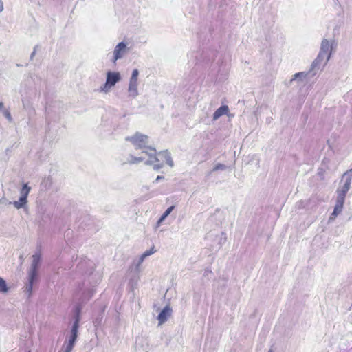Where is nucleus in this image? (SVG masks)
<instances>
[{
  "label": "nucleus",
  "mask_w": 352,
  "mask_h": 352,
  "mask_svg": "<svg viewBox=\"0 0 352 352\" xmlns=\"http://www.w3.org/2000/svg\"><path fill=\"white\" fill-rule=\"evenodd\" d=\"M148 136L136 132L132 136H127L125 140L131 142L135 149L142 150V153H145L149 157H154L155 162H160V160L157 157V151L154 147L148 145Z\"/></svg>",
  "instance_id": "nucleus-1"
},
{
  "label": "nucleus",
  "mask_w": 352,
  "mask_h": 352,
  "mask_svg": "<svg viewBox=\"0 0 352 352\" xmlns=\"http://www.w3.org/2000/svg\"><path fill=\"white\" fill-rule=\"evenodd\" d=\"M41 262V254L39 252L35 253L32 256V261L31 263L30 268L28 271V282L26 284L24 292L29 298L32 293V288L34 283L38 280V270Z\"/></svg>",
  "instance_id": "nucleus-2"
},
{
  "label": "nucleus",
  "mask_w": 352,
  "mask_h": 352,
  "mask_svg": "<svg viewBox=\"0 0 352 352\" xmlns=\"http://www.w3.org/2000/svg\"><path fill=\"white\" fill-rule=\"evenodd\" d=\"M94 290L89 289L87 291H83L81 296L79 298L78 303L76 305L74 311V323L79 324L80 322V314L82 309V305L86 303L92 297Z\"/></svg>",
  "instance_id": "nucleus-3"
},
{
  "label": "nucleus",
  "mask_w": 352,
  "mask_h": 352,
  "mask_svg": "<svg viewBox=\"0 0 352 352\" xmlns=\"http://www.w3.org/2000/svg\"><path fill=\"white\" fill-rule=\"evenodd\" d=\"M121 75L118 72L109 71L107 72L106 82L100 88V91L105 94L110 91L111 89L114 87L116 83L121 80Z\"/></svg>",
  "instance_id": "nucleus-4"
},
{
  "label": "nucleus",
  "mask_w": 352,
  "mask_h": 352,
  "mask_svg": "<svg viewBox=\"0 0 352 352\" xmlns=\"http://www.w3.org/2000/svg\"><path fill=\"white\" fill-rule=\"evenodd\" d=\"M31 190V187L28 184H23L20 190V197L18 201L10 202L16 209L25 208L28 204V197Z\"/></svg>",
  "instance_id": "nucleus-5"
},
{
  "label": "nucleus",
  "mask_w": 352,
  "mask_h": 352,
  "mask_svg": "<svg viewBox=\"0 0 352 352\" xmlns=\"http://www.w3.org/2000/svg\"><path fill=\"white\" fill-rule=\"evenodd\" d=\"M352 179V168L347 170L342 175V180H344V184L336 190V193L346 195L350 189Z\"/></svg>",
  "instance_id": "nucleus-6"
},
{
  "label": "nucleus",
  "mask_w": 352,
  "mask_h": 352,
  "mask_svg": "<svg viewBox=\"0 0 352 352\" xmlns=\"http://www.w3.org/2000/svg\"><path fill=\"white\" fill-rule=\"evenodd\" d=\"M345 197L346 195L337 193L336 205L334 206L333 212L329 217V222L333 221L336 219V217L342 212L345 201Z\"/></svg>",
  "instance_id": "nucleus-7"
},
{
  "label": "nucleus",
  "mask_w": 352,
  "mask_h": 352,
  "mask_svg": "<svg viewBox=\"0 0 352 352\" xmlns=\"http://www.w3.org/2000/svg\"><path fill=\"white\" fill-rule=\"evenodd\" d=\"M328 60H327V57L322 54H318L316 58L313 61L311 68L309 71V74L311 76H314L316 74V72L318 71L321 65L322 64L325 65Z\"/></svg>",
  "instance_id": "nucleus-8"
},
{
  "label": "nucleus",
  "mask_w": 352,
  "mask_h": 352,
  "mask_svg": "<svg viewBox=\"0 0 352 352\" xmlns=\"http://www.w3.org/2000/svg\"><path fill=\"white\" fill-rule=\"evenodd\" d=\"M126 52V44L124 42H120L115 47L113 50V61L116 63V61L118 59H120L123 57L124 54Z\"/></svg>",
  "instance_id": "nucleus-9"
},
{
  "label": "nucleus",
  "mask_w": 352,
  "mask_h": 352,
  "mask_svg": "<svg viewBox=\"0 0 352 352\" xmlns=\"http://www.w3.org/2000/svg\"><path fill=\"white\" fill-rule=\"evenodd\" d=\"M332 45H330L329 41L324 38L322 41L320 50L319 53L327 57V60H329L331 54Z\"/></svg>",
  "instance_id": "nucleus-10"
},
{
  "label": "nucleus",
  "mask_w": 352,
  "mask_h": 352,
  "mask_svg": "<svg viewBox=\"0 0 352 352\" xmlns=\"http://www.w3.org/2000/svg\"><path fill=\"white\" fill-rule=\"evenodd\" d=\"M171 313L172 309L169 306L166 305L164 307L157 316L159 324L160 325L164 323L168 320V317L170 316Z\"/></svg>",
  "instance_id": "nucleus-11"
},
{
  "label": "nucleus",
  "mask_w": 352,
  "mask_h": 352,
  "mask_svg": "<svg viewBox=\"0 0 352 352\" xmlns=\"http://www.w3.org/2000/svg\"><path fill=\"white\" fill-rule=\"evenodd\" d=\"M129 96L135 98L138 95V81L130 80L128 88Z\"/></svg>",
  "instance_id": "nucleus-12"
},
{
  "label": "nucleus",
  "mask_w": 352,
  "mask_h": 352,
  "mask_svg": "<svg viewBox=\"0 0 352 352\" xmlns=\"http://www.w3.org/2000/svg\"><path fill=\"white\" fill-rule=\"evenodd\" d=\"M229 111V108L227 105H222L219 107L213 113V120H218L223 115L226 114Z\"/></svg>",
  "instance_id": "nucleus-13"
},
{
  "label": "nucleus",
  "mask_w": 352,
  "mask_h": 352,
  "mask_svg": "<svg viewBox=\"0 0 352 352\" xmlns=\"http://www.w3.org/2000/svg\"><path fill=\"white\" fill-rule=\"evenodd\" d=\"M214 52H210V54H209V52H204L203 54L201 55V59L199 60V61H200V62L203 61L206 64H208L210 61L214 60Z\"/></svg>",
  "instance_id": "nucleus-14"
},
{
  "label": "nucleus",
  "mask_w": 352,
  "mask_h": 352,
  "mask_svg": "<svg viewBox=\"0 0 352 352\" xmlns=\"http://www.w3.org/2000/svg\"><path fill=\"white\" fill-rule=\"evenodd\" d=\"M175 206H171L168 207L164 212L162 214V215L160 217L159 220L157 221V225L160 226L165 219L172 212V211L174 210Z\"/></svg>",
  "instance_id": "nucleus-15"
},
{
  "label": "nucleus",
  "mask_w": 352,
  "mask_h": 352,
  "mask_svg": "<svg viewBox=\"0 0 352 352\" xmlns=\"http://www.w3.org/2000/svg\"><path fill=\"white\" fill-rule=\"evenodd\" d=\"M144 160V157H135L132 155H130L128 160V163L131 164H138L142 162Z\"/></svg>",
  "instance_id": "nucleus-16"
},
{
  "label": "nucleus",
  "mask_w": 352,
  "mask_h": 352,
  "mask_svg": "<svg viewBox=\"0 0 352 352\" xmlns=\"http://www.w3.org/2000/svg\"><path fill=\"white\" fill-rule=\"evenodd\" d=\"M9 291V287L7 285L6 281L0 276V292L1 293H7Z\"/></svg>",
  "instance_id": "nucleus-17"
},
{
  "label": "nucleus",
  "mask_w": 352,
  "mask_h": 352,
  "mask_svg": "<svg viewBox=\"0 0 352 352\" xmlns=\"http://www.w3.org/2000/svg\"><path fill=\"white\" fill-rule=\"evenodd\" d=\"M78 328H79V324L73 323L72 329H71L70 336L78 337Z\"/></svg>",
  "instance_id": "nucleus-18"
},
{
  "label": "nucleus",
  "mask_w": 352,
  "mask_h": 352,
  "mask_svg": "<svg viewBox=\"0 0 352 352\" xmlns=\"http://www.w3.org/2000/svg\"><path fill=\"white\" fill-rule=\"evenodd\" d=\"M154 252H155V250L154 249V247H153L151 249H150V250H146V252H144L142 254V255L141 256V257H140V261H143V260H144L146 257H147V256H150V255L153 254Z\"/></svg>",
  "instance_id": "nucleus-19"
},
{
  "label": "nucleus",
  "mask_w": 352,
  "mask_h": 352,
  "mask_svg": "<svg viewBox=\"0 0 352 352\" xmlns=\"http://www.w3.org/2000/svg\"><path fill=\"white\" fill-rule=\"evenodd\" d=\"M307 74L305 72H298L294 75L293 78L291 79V81L295 80L296 79H299L300 80H302L303 78H305Z\"/></svg>",
  "instance_id": "nucleus-20"
},
{
  "label": "nucleus",
  "mask_w": 352,
  "mask_h": 352,
  "mask_svg": "<svg viewBox=\"0 0 352 352\" xmlns=\"http://www.w3.org/2000/svg\"><path fill=\"white\" fill-rule=\"evenodd\" d=\"M227 168V166L225 165V164H220V163H218L217 164H216L213 169H212V171H217V170H224Z\"/></svg>",
  "instance_id": "nucleus-21"
},
{
  "label": "nucleus",
  "mask_w": 352,
  "mask_h": 352,
  "mask_svg": "<svg viewBox=\"0 0 352 352\" xmlns=\"http://www.w3.org/2000/svg\"><path fill=\"white\" fill-rule=\"evenodd\" d=\"M138 75H139L138 69H133L132 72L131 76L130 78V80L138 81Z\"/></svg>",
  "instance_id": "nucleus-22"
},
{
  "label": "nucleus",
  "mask_w": 352,
  "mask_h": 352,
  "mask_svg": "<svg viewBox=\"0 0 352 352\" xmlns=\"http://www.w3.org/2000/svg\"><path fill=\"white\" fill-rule=\"evenodd\" d=\"M3 116L8 119V120L11 122L12 121V118L10 112L8 109L3 110Z\"/></svg>",
  "instance_id": "nucleus-23"
},
{
  "label": "nucleus",
  "mask_w": 352,
  "mask_h": 352,
  "mask_svg": "<svg viewBox=\"0 0 352 352\" xmlns=\"http://www.w3.org/2000/svg\"><path fill=\"white\" fill-rule=\"evenodd\" d=\"M166 158L165 159L166 164L170 166V167H173L174 165L173 160H172V157L170 156V154H166Z\"/></svg>",
  "instance_id": "nucleus-24"
},
{
  "label": "nucleus",
  "mask_w": 352,
  "mask_h": 352,
  "mask_svg": "<svg viewBox=\"0 0 352 352\" xmlns=\"http://www.w3.org/2000/svg\"><path fill=\"white\" fill-rule=\"evenodd\" d=\"M166 158L165 159L166 164L170 166V167H173L174 165L173 160H172V157L170 156V154H166Z\"/></svg>",
  "instance_id": "nucleus-25"
},
{
  "label": "nucleus",
  "mask_w": 352,
  "mask_h": 352,
  "mask_svg": "<svg viewBox=\"0 0 352 352\" xmlns=\"http://www.w3.org/2000/svg\"><path fill=\"white\" fill-rule=\"evenodd\" d=\"M157 154L158 155V156H157V157H162L165 160L166 158V154H170V153L168 151L166 150V151H160ZM158 159L160 160V158H158Z\"/></svg>",
  "instance_id": "nucleus-26"
},
{
  "label": "nucleus",
  "mask_w": 352,
  "mask_h": 352,
  "mask_svg": "<svg viewBox=\"0 0 352 352\" xmlns=\"http://www.w3.org/2000/svg\"><path fill=\"white\" fill-rule=\"evenodd\" d=\"M76 340L77 337L70 336L67 343L75 345Z\"/></svg>",
  "instance_id": "nucleus-27"
},
{
  "label": "nucleus",
  "mask_w": 352,
  "mask_h": 352,
  "mask_svg": "<svg viewBox=\"0 0 352 352\" xmlns=\"http://www.w3.org/2000/svg\"><path fill=\"white\" fill-rule=\"evenodd\" d=\"M74 345L67 343L64 352H71Z\"/></svg>",
  "instance_id": "nucleus-28"
},
{
  "label": "nucleus",
  "mask_w": 352,
  "mask_h": 352,
  "mask_svg": "<svg viewBox=\"0 0 352 352\" xmlns=\"http://www.w3.org/2000/svg\"><path fill=\"white\" fill-rule=\"evenodd\" d=\"M38 47V45L34 46V50H33V52L30 54V60H32L34 58V56H35V54L36 53V50H37Z\"/></svg>",
  "instance_id": "nucleus-29"
},
{
  "label": "nucleus",
  "mask_w": 352,
  "mask_h": 352,
  "mask_svg": "<svg viewBox=\"0 0 352 352\" xmlns=\"http://www.w3.org/2000/svg\"><path fill=\"white\" fill-rule=\"evenodd\" d=\"M163 167V164H154L153 165V169L155 170H159L160 169H161Z\"/></svg>",
  "instance_id": "nucleus-30"
},
{
  "label": "nucleus",
  "mask_w": 352,
  "mask_h": 352,
  "mask_svg": "<svg viewBox=\"0 0 352 352\" xmlns=\"http://www.w3.org/2000/svg\"><path fill=\"white\" fill-rule=\"evenodd\" d=\"M151 158H153V160H148L145 162V164L146 165H152L154 162H156L155 160L154 157H151Z\"/></svg>",
  "instance_id": "nucleus-31"
},
{
  "label": "nucleus",
  "mask_w": 352,
  "mask_h": 352,
  "mask_svg": "<svg viewBox=\"0 0 352 352\" xmlns=\"http://www.w3.org/2000/svg\"><path fill=\"white\" fill-rule=\"evenodd\" d=\"M51 183H52V182H51V179H50V177L45 178V179L43 180V184H45V186H47V185H48V184H49V185H50V184H51Z\"/></svg>",
  "instance_id": "nucleus-32"
},
{
  "label": "nucleus",
  "mask_w": 352,
  "mask_h": 352,
  "mask_svg": "<svg viewBox=\"0 0 352 352\" xmlns=\"http://www.w3.org/2000/svg\"><path fill=\"white\" fill-rule=\"evenodd\" d=\"M164 179V176L158 175V176L156 177L155 182H160V181H161V180H162V179Z\"/></svg>",
  "instance_id": "nucleus-33"
},
{
  "label": "nucleus",
  "mask_w": 352,
  "mask_h": 352,
  "mask_svg": "<svg viewBox=\"0 0 352 352\" xmlns=\"http://www.w3.org/2000/svg\"><path fill=\"white\" fill-rule=\"evenodd\" d=\"M3 3L1 0H0V12L3 11Z\"/></svg>",
  "instance_id": "nucleus-34"
},
{
  "label": "nucleus",
  "mask_w": 352,
  "mask_h": 352,
  "mask_svg": "<svg viewBox=\"0 0 352 352\" xmlns=\"http://www.w3.org/2000/svg\"><path fill=\"white\" fill-rule=\"evenodd\" d=\"M4 107V105H3V102H0V111L2 110Z\"/></svg>",
  "instance_id": "nucleus-35"
},
{
  "label": "nucleus",
  "mask_w": 352,
  "mask_h": 352,
  "mask_svg": "<svg viewBox=\"0 0 352 352\" xmlns=\"http://www.w3.org/2000/svg\"><path fill=\"white\" fill-rule=\"evenodd\" d=\"M222 235L224 236V238H223V243H224L226 240V234L224 232H222Z\"/></svg>",
  "instance_id": "nucleus-36"
},
{
  "label": "nucleus",
  "mask_w": 352,
  "mask_h": 352,
  "mask_svg": "<svg viewBox=\"0 0 352 352\" xmlns=\"http://www.w3.org/2000/svg\"><path fill=\"white\" fill-rule=\"evenodd\" d=\"M49 111V108L46 107V111Z\"/></svg>",
  "instance_id": "nucleus-37"
},
{
  "label": "nucleus",
  "mask_w": 352,
  "mask_h": 352,
  "mask_svg": "<svg viewBox=\"0 0 352 352\" xmlns=\"http://www.w3.org/2000/svg\"><path fill=\"white\" fill-rule=\"evenodd\" d=\"M269 352H272V350H270V351H269Z\"/></svg>",
  "instance_id": "nucleus-38"
}]
</instances>
